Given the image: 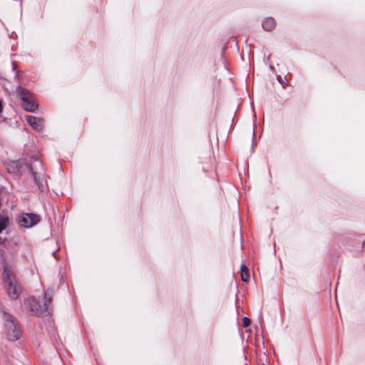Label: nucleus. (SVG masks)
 Segmentation results:
<instances>
[{"label":"nucleus","mask_w":365,"mask_h":365,"mask_svg":"<svg viewBox=\"0 0 365 365\" xmlns=\"http://www.w3.org/2000/svg\"><path fill=\"white\" fill-rule=\"evenodd\" d=\"M3 334L9 341L19 340L22 332L18 321L12 315L4 312L3 314Z\"/></svg>","instance_id":"f257e3e1"},{"label":"nucleus","mask_w":365,"mask_h":365,"mask_svg":"<svg viewBox=\"0 0 365 365\" xmlns=\"http://www.w3.org/2000/svg\"><path fill=\"white\" fill-rule=\"evenodd\" d=\"M50 302L51 297H48V293L46 292L41 302L36 300L34 297L29 298L26 302V306L34 314L41 315L48 309Z\"/></svg>","instance_id":"f03ea898"},{"label":"nucleus","mask_w":365,"mask_h":365,"mask_svg":"<svg viewBox=\"0 0 365 365\" xmlns=\"http://www.w3.org/2000/svg\"><path fill=\"white\" fill-rule=\"evenodd\" d=\"M4 278L8 296L11 299H17L21 292V288L14 276L11 274L7 270H5L4 272Z\"/></svg>","instance_id":"7ed1b4c3"},{"label":"nucleus","mask_w":365,"mask_h":365,"mask_svg":"<svg viewBox=\"0 0 365 365\" xmlns=\"http://www.w3.org/2000/svg\"><path fill=\"white\" fill-rule=\"evenodd\" d=\"M19 93L22 101L23 108L29 112H34L37 108L34 96L27 90L19 87Z\"/></svg>","instance_id":"20e7f679"},{"label":"nucleus","mask_w":365,"mask_h":365,"mask_svg":"<svg viewBox=\"0 0 365 365\" xmlns=\"http://www.w3.org/2000/svg\"><path fill=\"white\" fill-rule=\"evenodd\" d=\"M39 220V216L36 214L24 213L19 217V224L21 227L30 228L36 225Z\"/></svg>","instance_id":"39448f33"},{"label":"nucleus","mask_w":365,"mask_h":365,"mask_svg":"<svg viewBox=\"0 0 365 365\" xmlns=\"http://www.w3.org/2000/svg\"><path fill=\"white\" fill-rule=\"evenodd\" d=\"M27 123L35 130H39L42 128V120L36 117L27 115L26 117Z\"/></svg>","instance_id":"423d86ee"},{"label":"nucleus","mask_w":365,"mask_h":365,"mask_svg":"<svg viewBox=\"0 0 365 365\" xmlns=\"http://www.w3.org/2000/svg\"><path fill=\"white\" fill-rule=\"evenodd\" d=\"M275 26V20L273 18H267L262 22V27L266 31H272Z\"/></svg>","instance_id":"0eeeda50"},{"label":"nucleus","mask_w":365,"mask_h":365,"mask_svg":"<svg viewBox=\"0 0 365 365\" xmlns=\"http://www.w3.org/2000/svg\"><path fill=\"white\" fill-rule=\"evenodd\" d=\"M6 168L11 173H17L20 170V163L19 161H12L7 165Z\"/></svg>","instance_id":"6e6552de"},{"label":"nucleus","mask_w":365,"mask_h":365,"mask_svg":"<svg viewBox=\"0 0 365 365\" xmlns=\"http://www.w3.org/2000/svg\"><path fill=\"white\" fill-rule=\"evenodd\" d=\"M241 279L243 282H247L249 279V272L247 267L242 264L241 266Z\"/></svg>","instance_id":"1a4fd4ad"},{"label":"nucleus","mask_w":365,"mask_h":365,"mask_svg":"<svg viewBox=\"0 0 365 365\" xmlns=\"http://www.w3.org/2000/svg\"><path fill=\"white\" fill-rule=\"evenodd\" d=\"M250 319L248 317H244L243 318V326L245 327H247L250 324Z\"/></svg>","instance_id":"9d476101"},{"label":"nucleus","mask_w":365,"mask_h":365,"mask_svg":"<svg viewBox=\"0 0 365 365\" xmlns=\"http://www.w3.org/2000/svg\"><path fill=\"white\" fill-rule=\"evenodd\" d=\"M6 227V222L4 220H0V232Z\"/></svg>","instance_id":"9b49d317"},{"label":"nucleus","mask_w":365,"mask_h":365,"mask_svg":"<svg viewBox=\"0 0 365 365\" xmlns=\"http://www.w3.org/2000/svg\"><path fill=\"white\" fill-rule=\"evenodd\" d=\"M34 180H35L36 181H37V177H36V173H35V174H34Z\"/></svg>","instance_id":"f8f14e48"},{"label":"nucleus","mask_w":365,"mask_h":365,"mask_svg":"<svg viewBox=\"0 0 365 365\" xmlns=\"http://www.w3.org/2000/svg\"><path fill=\"white\" fill-rule=\"evenodd\" d=\"M1 110H2V105H1V102L0 101V113L1 112Z\"/></svg>","instance_id":"ddd939ff"}]
</instances>
